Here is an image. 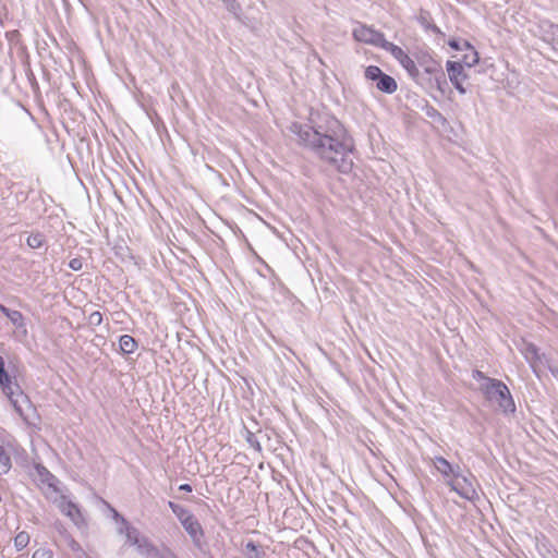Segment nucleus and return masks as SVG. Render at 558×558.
I'll return each instance as SVG.
<instances>
[{
  "mask_svg": "<svg viewBox=\"0 0 558 558\" xmlns=\"http://www.w3.org/2000/svg\"><path fill=\"white\" fill-rule=\"evenodd\" d=\"M295 140L310 147L323 161L340 174L353 170V144L338 120H331L327 126L312 128L292 123L289 128Z\"/></svg>",
  "mask_w": 558,
  "mask_h": 558,
  "instance_id": "nucleus-1",
  "label": "nucleus"
},
{
  "mask_svg": "<svg viewBox=\"0 0 558 558\" xmlns=\"http://www.w3.org/2000/svg\"><path fill=\"white\" fill-rule=\"evenodd\" d=\"M480 390L487 401L497 403L504 414L508 415L515 412V404L510 390L501 380L487 378L486 383L481 385Z\"/></svg>",
  "mask_w": 558,
  "mask_h": 558,
  "instance_id": "nucleus-2",
  "label": "nucleus"
},
{
  "mask_svg": "<svg viewBox=\"0 0 558 558\" xmlns=\"http://www.w3.org/2000/svg\"><path fill=\"white\" fill-rule=\"evenodd\" d=\"M0 386L3 390V392L10 399L12 405L14 407V409L19 413V415L21 417H23L24 420H26V416L24 414L23 404L28 407V398L21 390L20 386L12 380L11 376L5 371L4 360L1 355H0Z\"/></svg>",
  "mask_w": 558,
  "mask_h": 558,
  "instance_id": "nucleus-3",
  "label": "nucleus"
},
{
  "mask_svg": "<svg viewBox=\"0 0 558 558\" xmlns=\"http://www.w3.org/2000/svg\"><path fill=\"white\" fill-rule=\"evenodd\" d=\"M364 75L366 80L376 82L377 89L385 94H393L398 88L396 80L384 73L377 65H368Z\"/></svg>",
  "mask_w": 558,
  "mask_h": 558,
  "instance_id": "nucleus-4",
  "label": "nucleus"
},
{
  "mask_svg": "<svg viewBox=\"0 0 558 558\" xmlns=\"http://www.w3.org/2000/svg\"><path fill=\"white\" fill-rule=\"evenodd\" d=\"M352 35L357 41L374 45L380 48L386 41L383 33L362 23H356V27L353 29Z\"/></svg>",
  "mask_w": 558,
  "mask_h": 558,
  "instance_id": "nucleus-5",
  "label": "nucleus"
},
{
  "mask_svg": "<svg viewBox=\"0 0 558 558\" xmlns=\"http://www.w3.org/2000/svg\"><path fill=\"white\" fill-rule=\"evenodd\" d=\"M182 526L184 527L185 532L191 537L194 546L201 550L204 551L205 549V543L203 542L204 537V530L199 523V521L192 514L187 520H185L182 523Z\"/></svg>",
  "mask_w": 558,
  "mask_h": 558,
  "instance_id": "nucleus-6",
  "label": "nucleus"
},
{
  "mask_svg": "<svg viewBox=\"0 0 558 558\" xmlns=\"http://www.w3.org/2000/svg\"><path fill=\"white\" fill-rule=\"evenodd\" d=\"M447 72L450 82L454 86V88L460 94H465L466 89L463 86V81L468 77L466 73L464 72V68L460 62L457 61H447L446 63Z\"/></svg>",
  "mask_w": 558,
  "mask_h": 558,
  "instance_id": "nucleus-7",
  "label": "nucleus"
},
{
  "mask_svg": "<svg viewBox=\"0 0 558 558\" xmlns=\"http://www.w3.org/2000/svg\"><path fill=\"white\" fill-rule=\"evenodd\" d=\"M524 356H525L526 361L531 364V366L533 367L534 371L538 365L544 364V362H543L544 360L546 361L545 355L539 354L537 347L533 343L526 344V347L524 349Z\"/></svg>",
  "mask_w": 558,
  "mask_h": 558,
  "instance_id": "nucleus-8",
  "label": "nucleus"
},
{
  "mask_svg": "<svg viewBox=\"0 0 558 558\" xmlns=\"http://www.w3.org/2000/svg\"><path fill=\"white\" fill-rule=\"evenodd\" d=\"M59 508L61 512L69 517L75 524L78 523V520L81 519V512L78 507L72 502L71 500H66L64 497L61 498L59 502Z\"/></svg>",
  "mask_w": 558,
  "mask_h": 558,
  "instance_id": "nucleus-9",
  "label": "nucleus"
},
{
  "mask_svg": "<svg viewBox=\"0 0 558 558\" xmlns=\"http://www.w3.org/2000/svg\"><path fill=\"white\" fill-rule=\"evenodd\" d=\"M434 464L438 472H440L445 476L453 475L454 477H460V474L458 473V470L460 469L457 466V470L451 465L450 462H448L442 457H436L434 460Z\"/></svg>",
  "mask_w": 558,
  "mask_h": 558,
  "instance_id": "nucleus-10",
  "label": "nucleus"
},
{
  "mask_svg": "<svg viewBox=\"0 0 558 558\" xmlns=\"http://www.w3.org/2000/svg\"><path fill=\"white\" fill-rule=\"evenodd\" d=\"M137 341L130 335L119 338V348L122 354H132L137 349Z\"/></svg>",
  "mask_w": 558,
  "mask_h": 558,
  "instance_id": "nucleus-11",
  "label": "nucleus"
},
{
  "mask_svg": "<svg viewBox=\"0 0 558 558\" xmlns=\"http://www.w3.org/2000/svg\"><path fill=\"white\" fill-rule=\"evenodd\" d=\"M417 22L421 24L422 27H424L426 31H430L435 34H440L441 31L433 23V20L430 17L429 12L422 10L420 14L417 15Z\"/></svg>",
  "mask_w": 558,
  "mask_h": 558,
  "instance_id": "nucleus-12",
  "label": "nucleus"
},
{
  "mask_svg": "<svg viewBox=\"0 0 558 558\" xmlns=\"http://www.w3.org/2000/svg\"><path fill=\"white\" fill-rule=\"evenodd\" d=\"M134 545L136 546L138 554L145 558H149V556H151L153 551L156 548V546H154L146 538L141 539L137 536H135Z\"/></svg>",
  "mask_w": 558,
  "mask_h": 558,
  "instance_id": "nucleus-13",
  "label": "nucleus"
},
{
  "mask_svg": "<svg viewBox=\"0 0 558 558\" xmlns=\"http://www.w3.org/2000/svg\"><path fill=\"white\" fill-rule=\"evenodd\" d=\"M381 48L386 51H389L392 57L400 63L408 57V53L402 48L388 40L385 41Z\"/></svg>",
  "mask_w": 558,
  "mask_h": 558,
  "instance_id": "nucleus-14",
  "label": "nucleus"
},
{
  "mask_svg": "<svg viewBox=\"0 0 558 558\" xmlns=\"http://www.w3.org/2000/svg\"><path fill=\"white\" fill-rule=\"evenodd\" d=\"M544 39L553 44L554 48L558 50V25L549 24L544 31Z\"/></svg>",
  "mask_w": 558,
  "mask_h": 558,
  "instance_id": "nucleus-15",
  "label": "nucleus"
},
{
  "mask_svg": "<svg viewBox=\"0 0 558 558\" xmlns=\"http://www.w3.org/2000/svg\"><path fill=\"white\" fill-rule=\"evenodd\" d=\"M463 482L465 483L466 487L459 488L460 484H452V489H454L459 495L466 499H471L472 495L475 494V489L472 487V484L469 482L466 477H462Z\"/></svg>",
  "mask_w": 558,
  "mask_h": 558,
  "instance_id": "nucleus-16",
  "label": "nucleus"
},
{
  "mask_svg": "<svg viewBox=\"0 0 558 558\" xmlns=\"http://www.w3.org/2000/svg\"><path fill=\"white\" fill-rule=\"evenodd\" d=\"M243 551L246 558H262L264 555L263 550L260 549V546L252 541L245 544Z\"/></svg>",
  "mask_w": 558,
  "mask_h": 558,
  "instance_id": "nucleus-17",
  "label": "nucleus"
},
{
  "mask_svg": "<svg viewBox=\"0 0 558 558\" xmlns=\"http://www.w3.org/2000/svg\"><path fill=\"white\" fill-rule=\"evenodd\" d=\"M12 466L11 457L3 446L0 445V474H7Z\"/></svg>",
  "mask_w": 558,
  "mask_h": 558,
  "instance_id": "nucleus-18",
  "label": "nucleus"
},
{
  "mask_svg": "<svg viewBox=\"0 0 558 558\" xmlns=\"http://www.w3.org/2000/svg\"><path fill=\"white\" fill-rule=\"evenodd\" d=\"M7 317L15 328H25L24 316L20 311L11 310Z\"/></svg>",
  "mask_w": 558,
  "mask_h": 558,
  "instance_id": "nucleus-19",
  "label": "nucleus"
},
{
  "mask_svg": "<svg viewBox=\"0 0 558 558\" xmlns=\"http://www.w3.org/2000/svg\"><path fill=\"white\" fill-rule=\"evenodd\" d=\"M45 236L40 232L32 233L28 235L26 243L31 248H39L44 245Z\"/></svg>",
  "mask_w": 558,
  "mask_h": 558,
  "instance_id": "nucleus-20",
  "label": "nucleus"
},
{
  "mask_svg": "<svg viewBox=\"0 0 558 558\" xmlns=\"http://www.w3.org/2000/svg\"><path fill=\"white\" fill-rule=\"evenodd\" d=\"M29 543V535L27 532H20L17 533V535L14 537V546L16 548L17 551L24 549Z\"/></svg>",
  "mask_w": 558,
  "mask_h": 558,
  "instance_id": "nucleus-21",
  "label": "nucleus"
},
{
  "mask_svg": "<svg viewBox=\"0 0 558 558\" xmlns=\"http://www.w3.org/2000/svg\"><path fill=\"white\" fill-rule=\"evenodd\" d=\"M409 73L410 76L416 77L418 75V69L409 56L400 63Z\"/></svg>",
  "mask_w": 558,
  "mask_h": 558,
  "instance_id": "nucleus-22",
  "label": "nucleus"
},
{
  "mask_svg": "<svg viewBox=\"0 0 558 558\" xmlns=\"http://www.w3.org/2000/svg\"><path fill=\"white\" fill-rule=\"evenodd\" d=\"M425 70L429 74H435V78L437 81H439V80L445 81V73L442 72V70L440 69V66L436 62H433Z\"/></svg>",
  "mask_w": 558,
  "mask_h": 558,
  "instance_id": "nucleus-23",
  "label": "nucleus"
},
{
  "mask_svg": "<svg viewBox=\"0 0 558 558\" xmlns=\"http://www.w3.org/2000/svg\"><path fill=\"white\" fill-rule=\"evenodd\" d=\"M245 433H246L245 439L248 442V445L252 448H254L256 451L260 452L262 451V446H260L259 441L257 440L256 436L254 435V433H252L248 429H245Z\"/></svg>",
  "mask_w": 558,
  "mask_h": 558,
  "instance_id": "nucleus-24",
  "label": "nucleus"
},
{
  "mask_svg": "<svg viewBox=\"0 0 558 558\" xmlns=\"http://www.w3.org/2000/svg\"><path fill=\"white\" fill-rule=\"evenodd\" d=\"M173 513L178 518V520L180 521L181 524L193 514L189 509L184 508L181 505Z\"/></svg>",
  "mask_w": 558,
  "mask_h": 558,
  "instance_id": "nucleus-25",
  "label": "nucleus"
},
{
  "mask_svg": "<svg viewBox=\"0 0 558 558\" xmlns=\"http://www.w3.org/2000/svg\"><path fill=\"white\" fill-rule=\"evenodd\" d=\"M102 322V315L100 312L96 311L89 314L88 324L92 326H99Z\"/></svg>",
  "mask_w": 558,
  "mask_h": 558,
  "instance_id": "nucleus-26",
  "label": "nucleus"
},
{
  "mask_svg": "<svg viewBox=\"0 0 558 558\" xmlns=\"http://www.w3.org/2000/svg\"><path fill=\"white\" fill-rule=\"evenodd\" d=\"M32 558H53V553L48 548H39L35 550Z\"/></svg>",
  "mask_w": 558,
  "mask_h": 558,
  "instance_id": "nucleus-27",
  "label": "nucleus"
},
{
  "mask_svg": "<svg viewBox=\"0 0 558 558\" xmlns=\"http://www.w3.org/2000/svg\"><path fill=\"white\" fill-rule=\"evenodd\" d=\"M69 546L72 549V551L80 554L78 558H82V556L85 555V551L83 550L82 546L74 538H70Z\"/></svg>",
  "mask_w": 558,
  "mask_h": 558,
  "instance_id": "nucleus-28",
  "label": "nucleus"
},
{
  "mask_svg": "<svg viewBox=\"0 0 558 558\" xmlns=\"http://www.w3.org/2000/svg\"><path fill=\"white\" fill-rule=\"evenodd\" d=\"M69 267L74 270V271H78L82 269L83 267V262L81 258H72L70 262H69Z\"/></svg>",
  "mask_w": 558,
  "mask_h": 558,
  "instance_id": "nucleus-29",
  "label": "nucleus"
},
{
  "mask_svg": "<svg viewBox=\"0 0 558 558\" xmlns=\"http://www.w3.org/2000/svg\"><path fill=\"white\" fill-rule=\"evenodd\" d=\"M226 3L227 9L234 14H236L238 11L240 10V4L235 0H228L226 1Z\"/></svg>",
  "mask_w": 558,
  "mask_h": 558,
  "instance_id": "nucleus-30",
  "label": "nucleus"
},
{
  "mask_svg": "<svg viewBox=\"0 0 558 558\" xmlns=\"http://www.w3.org/2000/svg\"><path fill=\"white\" fill-rule=\"evenodd\" d=\"M161 558H178V556L169 548L161 550Z\"/></svg>",
  "mask_w": 558,
  "mask_h": 558,
  "instance_id": "nucleus-31",
  "label": "nucleus"
},
{
  "mask_svg": "<svg viewBox=\"0 0 558 558\" xmlns=\"http://www.w3.org/2000/svg\"><path fill=\"white\" fill-rule=\"evenodd\" d=\"M478 61V56H477V52L476 51H472V56H471V61H465V64L469 66V68H472V65L474 63H476Z\"/></svg>",
  "mask_w": 558,
  "mask_h": 558,
  "instance_id": "nucleus-32",
  "label": "nucleus"
},
{
  "mask_svg": "<svg viewBox=\"0 0 558 558\" xmlns=\"http://www.w3.org/2000/svg\"><path fill=\"white\" fill-rule=\"evenodd\" d=\"M473 377L475 379H483L484 383H486V379L488 378L487 376L484 375V373H482L481 371H475L474 374H473Z\"/></svg>",
  "mask_w": 558,
  "mask_h": 558,
  "instance_id": "nucleus-33",
  "label": "nucleus"
},
{
  "mask_svg": "<svg viewBox=\"0 0 558 558\" xmlns=\"http://www.w3.org/2000/svg\"><path fill=\"white\" fill-rule=\"evenodd\" d=\"M179 490L191 493L192 492V486L190 484H181L179 486Z\"/></svg>",
  "mask_w": 558,
  "mask_h": 558,
  "instance_id": "nucleus-34",
  "label": "nucleus"
},
{
  "mask_svg": "<svg viewBox=\"0 0 558 558\" xmlns=\"http://www.w3.org/2000/svg\"><path fill=\"white\" fill-rule=\"evenodd\" d=\"M149 558H161V550H159L157 547L153 551L151 556Z\"/></svg>",
  "mask_w": 558,
  "mask_h": 558,
  "instance_id": "nucleus-35",
  "label": "nucleus"
},
{
  "mask_svg": "<svg viewBox=\"0 0 558 558\" xmlns=\"http://www.w3.org/2000/svg\"><path fill=\"white\" fill-rule=\"evenodd\" d=\"M10 312V308L5 307L3 304L0 303V313H2L4 316H8V313Z\"/></svg>",
  "mask_w": 558,
  "mask_h": 558,
  "instance_id": "nucleus-36",
  "label": "nucleus"
},
{
  "mask_svg": "<svg viewBox=\"0 0 558 558\" xmlns=\"http://www.w3.org/2000/svg\"><path fill=\"white\" fill-rule=\"evenodd\" d=\"M168 506H169V508L172 510V512H174V511L179 508V506H180V505H179V504H175V502H173V501H169V502H168Z\"/></svg>",
  "mask_w": 558,
  "mask_h": 558,
  "instance_id": "nucleus-37",
  "label": "nucleus"
},
{
  "mask_svg": "<svg viewBox=\"0 0 558 558\" xmlns=\"http://www.w3.org/2000/svg\"><path fill=\"white\" fill-rule=\"evenodd\" d=\"M449 46L451 48H453V49H459L460 48L458 41L454 40V39L449 41Z\"/></svg>",
  "mask_w": 558,
  "mask_h": 558,
  "instance_id": "nucleus-38",
  "label": "nucleus"
},
{
  "mask_svg": "<svg viewBox=\"0 0 558 558\" xmlns=\"http://www.w3.org/2000/svg\"><path fill=\"white\" fill-rule=\"evenodd\" d=\"M427 114H428L429 117L440 116V114L438 113V111H437V110H435V109H433V108H432V112H429V111H428V112H427Z\"/></svg>",
  "mask_w": 558,
  "mask_h": 558,
  "instance_id": "nucleus-39",
  "label": "nucleus"
},
{
  "mask_svg": "<svg viewBox=\"0 0 558 558\" xmlns=\"http://www.w3.org/2000/svg\"><path fill=\"white\" fill-rule=\"evenodd\" d=\"M549 371L553 373V375L557 376L558 375V369L556 368H553L551 366H548Z\"/></svg>",
  "mask_w": 558,
  "mask_h": 558,
  "instance_id": "nucleus-40",
  "label": "nucleus"
},
{
  "mask_svg": "<svg viewBox=\"0 0 558 558\" xmlns=\"http://www.w3.org/2000/svg\"><path fill=\"white\" fill-rule=\"evenodd\" d=\"M128 538H129V539L132 542V544L134 545L135 537L133 538V537L131 536V534H129V535H128Z\"/></svg>",
  "mask_w": 558,
  "mask_h": 558,
  "instance_id": "nucleus-41",
  "label": "nucleus"
},
{
  "mask_svg": "<svg viewBox=\"0 0 558 558\" xmlns=\"http://www.w3.org/2000/svg\"><path fill=\"white\" fill-rule=\"evenodd\" d=\"M465 61H471V58H470L469 56H465V57H464V62H465Z\"/></svg>",
  "mask_w": 558,
  "mask_h": 558,
  "instance_id": "nucleus-42",
  "label": "nucleus"
},
{
  "mask_svg": "<svg viewBox=\"0 0 558 558\" xmlns=\"http://www.w3.org/2000/svg\"><path fill=\"white\" fill-rule=\"evenodd\" d=\"M130 180H132L136 184L134 177H130Z\"/></svg>",
  "mask_w": 558,
  "mask_h": 558,
  "instance_id": "nucleus-43",
  "label": "nucleus"
}]
</instances>
